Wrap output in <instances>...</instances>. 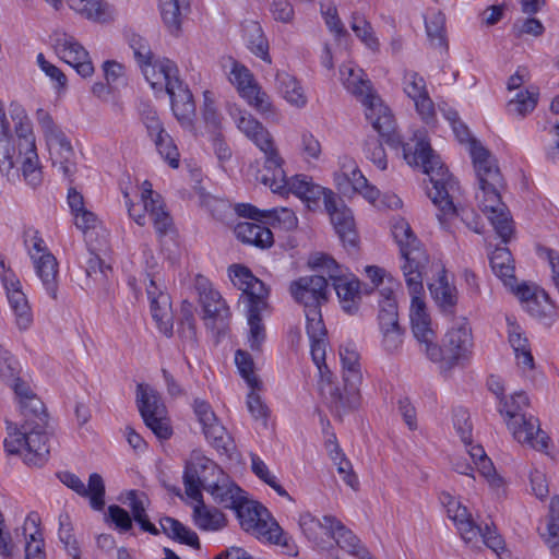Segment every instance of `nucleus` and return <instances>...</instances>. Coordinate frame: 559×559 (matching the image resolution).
I'll return each instance as SVG.
<instances>
[{
  "label": "nucleus",
  "instance_id": "1",
  "mask_svg": "<svg viewBox=\"0 0 559 559\" xmlns=\"http://www.w3.org/2000/svg\"><path fill=\"white\" fill-rule=\"evenodd\" d=\"M365 115L373 129L396 148L403 147V156L406 163L413 167H419L429 177L431 188L427 194L432 203L439 209L437 214L439 221L456 215L454 199L460 188L456 180L444 167L440 156L431 148L425 130H417L409 142L403 143L401 136L395 132V120L388 106L379 96L365 99Z\"/></svg>",
  "mask_w": 559,
  "mask_h": 559
},
{
  "label": "nucleus",
  "instance_id": "30",
  "mask_svg": "<svg viewBox=\"0 0 559 559\" xmlns=\"http://www.w3.org/2000/svg\"><path fill=\"white\" fill-rule=\"evenodd\" d=\"M214 502L225 509L234 510L246 497L245 491L237 486L222 469L206 490Z\"/></svg>",
  "mask_w": 559,
  "mask_h": 559
},
{
  "label": "nucleus",
  "instance_id": "21",
  "mask_svg": "<svg viewBox=\"0 0 559 559\" xmlns=\"http://www.w3.org/2000/svg\"><path fill=\"white\" fill-rule=\"evenodd\" d=\"M506 424L513 438L522 444H527L536 450L547 448L548 437L540 429L539 421L532 415L507 419Z\"/></svg>",
  "mask_w": 559,
  "mask_h": 559
},
{
  "label": "nucleus",
  "instance_id": "37",
  "mask_svg": "<svg viewBox=\"0 0 559 559\" xmlns=\"http://www.w3.org/2000/svg\"><path fill=\"white\" fill-rule=\"evenodd\" d=\"M35 273L40 280L45 290L52 298L58 297V262L52 253L40 254V258L32 260Z\"/></svg>",
  "mask_w": 559,
  "mask_h": 559
},
{
  "label": "nucleus",
  "instance_id": "42",
  "mask_svg": "<svg viewBox=\"0 0 559 559\" xmlns=\"http://www.w3.org/2000/svg\"><path fill=\"white\" fill-rule=\"evenodd\" d=\"M379 328L380 331L399 326L397 304L393 296V288L383 287L379 290Z\"/></svg>",
  "mask_w": 559,
  "mask_h": 559
},
{
  "label": "nucleus",
  "instance_id": "16",
  "mask_svg": "<svg viewBox=\"0 0 559 559\" xmlns=\"http://www.w3.org/2000/svg\"><path fill=\"white\" fill-rule=\"evenodd\" d=\"M55 49L60 58L82 76H91L94 67L87 50L71 35L56 34Z\"/></svg>",
  "mask_w": 559,
  "mask_h": 559
},
{
  "label": "nucleus",
  "instance_id": "51",
  "mask_svg": "<svg viewBox=\"0 0 559 559\" xmlns=\"http://www.w3.org/2000/svg\"><path fill=\"white\" fill-rule=\"evenodd\" d=\"M262 539L280 546L282 552L289 557L298 556L299 550L295 540L283 531L277 522L271 523L270 531Z\"/></svg>",
  "mask_w": 559,
  "mask_h": 559
},
{
  "label": "nucleus",
  "instance_id": "49",
  "mask_svg": "<svg viewBox=\"0 0 559 559\" xmlns=\"http://www.w3.org/2000/svg\"><path fill=\"white\" fill-rule=\"evenodd\" d=\"M203 433L209 442L223 453H229L233 450L231 437L226 431L225 427L218 423L217 417L209 425L202 426Z\"/></svg>",
  "mask_w": 559,
  "mask_h": 559
},
{
  "label": "nucleus",
  "instance_id": "38",
  "mask_svg": "<svg viewBox=\"0 0 559 559\" xmlns=\"http://www.w3.org/2000/svg\"><path fill=\"white\" fill-rule=\"evenodd\" d=\"M261 222H241L235 227L237 238L243 243L253 245L259 248H270L273 245V234Z\"/></svg>",
  "mask_w": 559,
  "mask_h": 559
},
{
  "label": "nucleus",
  "instance_id": "34",
  "mask_svg": "<svg viewBox=\"0 0 559 559\" xmlns=\"http://www.w3.org/2000/svg\"><path fill=\"white\" fill-rule=\"evenodd\" d=\"M167 94L171 100V109L177 120L183 127L192 124L195 106L191 92L183 85L182 81L178 82V86L169 88Z\"/></svg>",
  "mask_w": 559,
  "mask_h": 559
},
{
  "label": "nucleus",
  "instance_id": "24",
  "mask_svg": "<svg viewBox=\"0 0 559 559\" xmlns=\"http://www.w3.org/2000/svg\"><path fill=\"white\" fill-rule=\"evenodd\" d=\"M2 282L7 290L9 305L15 317V324L21 331L27 330L33 323V313L20 281L14 274H4Z\"/></svg>",
  "mask_w": 559,
  "mask_h": 559
},
{
  "label": "nucleus",
  "instance_id": "59",
  "mask_svg": "<svg viewBox=\"0 0 559 559\" xmlns=\"http://www.w3.org/2000/svg\"><path fill=\"white\" fill-rule=\"evenodd\" d=\"M248 47L255 56L266 62H271L267 41L263 36L261 26L257 23H252L249 27Z\"/></svg>",
  "mask_w": 559,
  "mask_h": 559
},
{
  "label": "nucleus",
  "instance_id": "10",
  "mask_svg": "<svg viewBox=\"0 0 559 559\" xmlns=\"http://www.w3.org/2000/svg\"><path fill=\"white\" fill-rule=\"evenodd\" d=\"M136 402L145 425L159 439L170 438L173 430L166 418V407L158 393L148 385L138 384Z\"/></svg>",
  "mask_w": 559,
  "mask_h": 559
},
{
  "label": "nucleus",
  "instance_id": "39",
  "mask_svg": "<svg viewBox=\"0 0 559 559\" xmlns=\"http://www.w3.org/2000/svg\"><path fill=\"white\" fill-rule=\"evenodd\" d=\"M490 266L497 277H499L506 286L513 288L516 282L514 275V260L510 250L506 247H498L489 257Z\"/></svg>",
  "mask_w": 559,
  "mask_h": 559
},
{
  "label": "nucleus",
  "instance_id": "54",
  "mask_svg": "<svg viewBox=\"0 0 559 559\" xmlns=\"http://www.w3.org/2000/svg\"><path fill=\"white\" fill-rule=\"evenodd\" d=\"M23 243L31 260L40 258V254L51 253L41 238L40 233L33 226L24 227Z\"/></svg>",
  "mask_w": 559,
  "mask_h": 559
},
{
  "label": "nucleus",
  "instance_id": "11",
  "mask_svg": "<svg viewBox=\"0 0 559 559\" xmlns=\"http://www.w3.org/2000/svg\"><path fill=\"white\" fill-rule=\"evenodd\" d=\"M219 469L212 460L204 456H195L189 461L183 473L187 496L193 500H200L201 489L207 490L216 474H219Z\"/></svg>",
  "mask_w": 559,
  "mask_h": 559
},
{
  "label": "nucleus",
  "instance_id": "23",
  "mask_svg": "<svg viewBox=\"0 0 559 559\" xmlns=\"http://www.w3.org/2000/svg\"><path fill=\"white\" fill-rule=\"evenodd\" d=\"M439 500L447 509L448 516L454 522L461 537L465 543H473L478 538L480 526L475 524L467 508L449 492H441Z\"/></svg>",
  "mask_w": 559,
  "mask_h": 559
},
{
  "label": "nucleus",
  "instance_id": "53",
  "mask_svg": "<svg viewBox=\"0 0 559 559\" xmlns=\"http://www.w3.org/2000/svg\"><path fill=\"white\" fill-rule=\"evenodd\" d=\"M320 11L325 22L326 27L336 38L348 35L344 24L342 23L335 4L330 1L320 2Z\"/></svg>",
  "mask_w": 559,
  "mask_h": 559
},
{
  "label": "nucleus",
  "instance_id": "62",
  "mask_svg": "<svg viewBox=\"0 0 559 559\" xmlns=\"http://www.w3.org/2000/svg\"><path fill=\"white\" fill-rule=\"evenodd\" d=\"M310 340V353L313 362L318 367L322 382L326 380L328 374H330V370L328 369V366L325 364V348H326V341L325 337H317V338H309Z\"/></svg>",
  "mask_w": 559,
  "mask_h": 559
},
{
  "label": "nucleus",
  "instance_id": "12",
  "mask_svg": "<svg viewBox=\"0 0 559 559\" xmlns=\"http://www.w3.org/2000/svg\"><path fill=\"white\" fill-rule=\"evenodd\" d=\"M241 528L262 539L276 521L262 504L250 501L247 497L234 509Z\"/></svg>",
  "mask_w": 559,
  "mask_h": 559
},
{
  "label": "nucleus",
  "instance_id": "20",
  "mask_svg": "<svg viewBox=\"0 0 559 559\" xmlns=\"http://www.w3.org/2000/svg\"><path fill=\"white\" fill-rule=\"evenodd\" d=\"M325 211L344 246H357V233L352 211L336 195L326 200Z\"/></svg>",
  "mask_w": 559,
  "mask_h": 559
},
{
  "label": "nucleus",
  "instance_id": "6",
  "mask_svg": "<svg viewBox=\"0 0 559 559\" xmlns=\"http://www.w3.org/2000/svg\"><path fill=\"white\" fill-rule=\"evenodd\" d=\"M391 230L404 260L401 269L406 285L414 292H418L421 289L423 270L428 262V257L405 218H394Z\"/></svg>",
  "mask_w": 559,
  "mask_h": 559
},
{
  "label": "nucleus",
  "instance_id": "32",
  "mask_svg": "<svg viewBox=\"0 0 559 559\" xmlns=\"http://www.w3.org/2000/svg\"><path fill=\"white\" fill-rule=\"evenodd\" d=\"M267 307V300L245 306L248 323L247 344L253 353H261L266 340V330L261 314Z\"/></svg>",
  "mask_w": 559,
  "mask_h": 559
},
{
  "label": "nucleus",
  "instance_id": "22",
  "mask_svg": "<svg viewBox=\"0 0 559 559\" xmlns=\"http://www.w3.org/2000/svg\"><path fill=\"white\" fill-rule=\"evenodd\" d=\"M148 277V285L146 286V294L150 300V308L153 319L155 320L158 330L166 336L173 334V319L170 313V297L157 284L156 278Z\"/></svg>",
  "mask_w": 559,
  "mask_h": 559
},
{
  "label": "nucleus",
  "instance_id": "56",
  "mask_svg": "<svg viewBox=\"0 0 559 559\" xmlns=\"http://www.w3.org/2000/svg\"><path fill=\"white\" fill-rule=\"evenodd\" d=\"M159 155L173 168L179 167V152L171 136L165 131L152 139Z\"/></svg>",
  "mask_w": 559,
  "mask_h": 559
},
{
  "label": "nucleus",
  "instance_id": "47",
  "mask_svg": "<svg viewBox=\"0 0 559 559\" xmlns=\"http://www.w3.org/2000/svg\"><path fill=\"white\" fill-rule=\"evenodd\" d=\"M427 36L436 47H445V16L438 10H431L425 16Z\"/></svg>",
  "mask_w": 559,
  "mask_h": 559
},
{
  "label": "nucleus",
  "instance_id": "7",
  "mask_svg": "<svg viewBox=\"0 0 559 559\" xmlns=\"http://www.w3.org/2000/svg\"><path fill=\"white\" fill-rule=\"evenodd\" d=\"M474 347L471 324L466 317L453 318L440 346L436 343L427 348V356L432 361H444L450 367L469 359Z\"/></svg>",
  "mask_w": 559,
  "mask_h": 559
},
{
  "label": "nucleus",
  "instance_id": "5",
  "mask_svg": "<svg viewBox=\"0 0 559 559\" xmlns=\"http://www.w3.org/2000/svg\"><path fill=\"white\" fill-rule=\"evenodd\" d=\"M340 359L342 365V374L344 388L331 382L326 378V383L322 384V393L333 414L340 418L358 406L360 399L359 386L362 381V374L359 364V354L355 344L346 343L340 347Z\"/></svg>",
  "mask_w": 559,
  "mask_h": 559
},
{
  "label": "nucleus",
  "instance_id": "17",
  "mask_svg": "<svg viewBox=\"0 0 559 559\" xmlns=\"http://www.w3.org/2000/svg\"><path fill=\"white\" fill-rule=\"evenodd\" d=\"M228 271L234 286L241 290L239 302L243 304V306H249L258 301L267 300V287L248 267L233 264Z\"/></svg>",
  "mask_w": 559,
  "mask_h": 559
},
{
  "label": "nucleus",
  "instance_id": "43",
  "mask_svg": "<svg viewBox=\"0 0 559 559\" xmlns=\"http://www.w3.org/2000/svg\"><path fill=\"white\" fill-rule=\"evenodd\" d=\"M159 525L162 532L169 538L195 549H200L201 545L197 533L185 526L178 520L170 516H164L159 520Z\"/></svg>",
  "mask_w": 559,
  "mask_h": 559
},
{
  "label": "nucleus",
  "instance_id": "61",
  "mask_svg": "<svg viewBox=\"0 0 559 559\" xmlns=\"http://www.w3.org/2000/svg\"><path fill=\"white\" fill-rule=\"evenodd\" d=\"M306 331L309 338L325 337L326 329L322 320L321 307L305 310Z\"/></svg>",
  "mask_w": 559,
  "mask_h": 559
},
{
  "label": "nucleus",
  "instance_id": "19",
  "mask_svg": "<svg viewBox=\"0 0 559 559\" xmlns=\"http://www.w3.org/2000/svg\"><path fill=\"white\" fill-rule=\"evenodd\" d=\"M408 290L412 296L409 319L413 333L423 346L421 350L427 354L428 346L435 345L436 335L433 330L430 328V317L427 313L426 305L421 297L424 286L421 285V289H418V292H414L411 287H408Z\"/></svg>",
  "mask_w": 559,
  "mask_h": 559
},
{
  "label": "nucleus",
  "instance_id": "33",
  "mask_svg": "<svg viewBox=\"0 0 559 559\" xmlns=\"http://www.w3.org/2000/svg\"><path fill=\"white\" fill-rule=\"evenodd\" d=\"M429 290L440 312L445 317L456 318L457 289L448 282L444 270L437 281L429 284Z\"/></svg>",
  "mask_w": 559,
  "mask_h": 559
},
{
  "label": "nucleus",
  "instance_id": "3",
  "mask_svg": "<svg viewBox=\"0 0 559 559\" xmlns=\"http://www.w3.org/2000/svg\"><path fill=\"white\" fill-rule=\"evenodd\" d=\"M10 116L14 122L16 147L5 112L0 107V171L9 177L15 164L21 160L25 181L37 187L43 177L32 122L24 108L17 104H11Z\"/></svg>",
  "mask_w": 559,
  "mask_h": 559
},
{
  "label": "nucleus",
  "instance_id": "52",
  "mask_svg": "<svg viewBox=\"0 0 559 559\" xmlns=\"http://www.w3.org/2000/svg\"><path fill=\"white\" fill-rule=\"evenodd\" d=\"M499 412L504 417V420L527 416L524 409L528 406V397L524 392H515L511 395L510 400L501 399Z\"/></svg>",
  "mask_w": 559,
  "mask_h": 559
},
{
  "label": "nucleus",
  "instance_id": "46",
  "mask_svg": "<svg viewBox=\"0 0 559 559\" xmlns=\"http://www.w3.org/2000/svg\"><path fill=\"white\" fill-rule=\"evenodd\" d=\"M127 499H128V504L131 509L133 519L135 522L139 523L141 528L144 532H147L152 535H158L160 531L153 523L150 522L148 516L146 514V509H145V503H144L145 495L144 493L140 495V493H138V491L131 490L128 492Z\"/></svg>",
  "mask_w": 559,
  "mask_h": 559
},
{
  "label": "nucleus",
  "instance_id": "35",
  "mask_svg": "<svg viewBox=\"0 0 559 559\" xmlns=\"http://www.w3.org/2000/svg\"><path fill=\"white\" fill-rule=\"evenodd\" d=\"M341 80L345 88L356 96L362 105L365 99L374 97L369 80L365 79L364 71L356 69L350 63L342 64L340 68Z\"/></svg>",
  "mask_w": 559,
  "mask_h": 559
},
{
  "label": "nucleus",
  "instance_id": "28",
  "mask_svg": "<svg viewBox=\"0 0 559 559\" xmlns=\"http://www.w3.org/2000/svg\"><path fill=\"white\" fill-rule=\"evenodd\" d=\"M326 534L330 535L341 547L349 555L358 559L372 558L366 547L361 544L360 539L345 525L332 515H325Z\"/></svg>",
  "mask_w": 559,
  "mask_h": 559
},
{
  "label": "nucleus",
  "instance_id": "36",
  "mask_svg": "<svg viewBox=\"0 0 559 559\" xmlns=\"http://www.w3.org/2000/svg\"><path fill=\"white\" fill-rule=\"evenodd\" d=\"M191 0H158L162 20L168 32L178 36L181 24L190 12Z\"/></svg>",
  "mask_w": 559,
  "mask_h": 559
},
{
  "label": "nucleus",
  "instance_id": "31",
  "mask_svg": "<svg viewBox=\"0 0 559 559\" xmlns=\"http://www.w3.org/2000/svg\"><path fill=\"white\" fill-rule=\"evenodd\" d=\"M141 71L154 90L165 88L168 92L170 87L178 86L180 81L176 63L166 58L153 60Z\"/></svg>",
  "mask_w": 559,
  "mask_h": 559
},
{
  "label": "nucleus",
  "instance_id": "27",
  "mask_svg": "<svg viewBox=\"0 0 559 559\" xmlns=\"http://www.w3.org/2000/svg\"><path fill=\"white\" fill-rule=\"evenodd\" d=\"M235 211L239 216L251 218L255 222H262L263 219L276 222L285 230H293L298 225L295 212L287 207L261 211L251 204L240 203L235 206Z\"/></svg>",
  "mask_w": 559,
  "mask_h": 559
},
{
  "label": "nucleus",
  "instance_id": "26",
  "mask_svg": "<svg viewBox=\"0 0 559 559\" xmlns=\"http://www.w3.org/2000/svg\"><path fill=\"white\" fill-rule=\"evenodd\" d=\"M141 200L158 237L162 238L173 231V219L164 210L160 195L153 191L152 183L147 180L142 183Z\"/></svg>",
  "mask_w": 559,
  "mask_h": 559
},
{
  "label": "nucleus",
  "instance_id": "58",
  "mask_svg": "<svg viewBox=\"0 0 559 559\" xmlns=\"http://www.w3.org/2000/svg\"><path fill=\"white\" fill-rule=\"evenodd\" d=\"M235 362L241 374L251 389H255L259 384L258 378L254 373V364L251 355L243 350L238 349L235 353Z\"/></svg>",
  "mask_w": 559,
  "mask_h": 559
},
{
  "label": "nucleus",
  "instance_id": "48",
  "mask_svg": "<svg viewBox=\"0 0 559 559\" xmlns=\"http://www.w3.org/2000/svg\"><path fill=\"white\" fill-rule=\"evenodd\" d=\"M39 516L36 513L27 515L24 524V531L28 527H34L35 531L29 534V540L25 547V559H45V552L43 550L44 539L41 533L38 531Z\"/></svg>",
  "mask_w": 559,
  "mask_h": 559
},
{
  "label": "nucleus",
  "instance_id": "45",
  "mask_svg": "<svg viewBox=\"0 0 559 559\" xmlns=\"http://www.w3.org/2000/svg\"><path fill=\"white\" fill-rule=\"evenodd\" d=\"M276 86L284 98L296 107H304L307 104V97L299 82L287 72L276 74Z\"/></svg>",
  "mask_w": 559,
  "mask_h": 559
},
{
  "label": "nucleus",
  "instance_id": "29",
  "mask_svg": "<svg viewBox=\"0 0 559 559\" xmlns=\"http://www.w3.org/2000/svg\"><path fill=\"white\" fill-rule=\"evenodd\" d=\"M403 90L415 103L416 110L421 118L429 120L433 116L435 108L428 95L424 78L415 71H405L403 76Z\"/></svg>",
  "mask_w": 559,
  "mask_h": 559
},
{
  "label": "nucleus",
  "instance_id": "64",
  "mask_svg": "<svg viewBox=\"0 0 559 559\" xmlns=\"http://www.w3.org/2000/svg\"><path fill=\"white\" fill-rule=\"evenodd\" d=\"M453 426L463 443L469 444L473 427L466 409L459 407L453 411Z\"/></svg>",
  "mask_w": 559,
  "mask_h": 559
},
{
  "label": "nucleus",
  "instance_id": "15",
  "mask_svg": "<svg viewBox=\"0 0 559 559\" xmlns=\"http://www.w3.org/2000/svg\"><path fill=\"white\" fill-rule=\"evenodd\" d=\"M289 292L294 300L302 305L305 310L321 307L326 300L328 280L324 275L301 276L290 283Z\"/></svg>",
  "mask_w": 559,
  "mask_h": 559
},
{
  "label": "nucleus",
  "instance_id": "18",
  "mask_svg": "<svg viewBox=\"0 0 559 559\" xmlns=\"http://www.w3.org/2000/svg\"><path fill=\"white\" fill-rule=\"evenodd\" d=\"M195 289L205 312V319H211L214 323L225 326L230 318V311L221 294L213 289L206 277L201 275L195 278Z\"/></svg>",
  "mask_w": 559,
  "mask_h": 559
},
{
  "label": "nucleus",
  "instance_id": "50",
  "mask_svg": "<svg viewBox=\"0 0 559 559\" xmlns=\"http://www.w3.org/2000/svg\"><path fill=\"white\" fill-rule=\"evenodd\" d=\"M538 102V93L535 91H521L508 103V111L516 117H525L532 112Z\"/></svg>",
  "mask_w": 559,
  "mask_h": 559
},
{
  "label": "nucleus",
  "instance_id": "13",
  "mask_svg": "<svg viewBox=\"0 0 559 559\" xmlns=\"http://www.w3.org/2000/svg\"><path fill=\"white\" fill-rule=\"evenodd\" d=\"M286 188L289 192L299 198L311 211L320 209L321 201H323L325 206L330 194L331 199L336 195L331 189L316 183L311 177L302 174L295 175L290 179H287L285 176V186L281 188L278 192H283Z\"/></svg>",
  "mask_w": 559,
  "mask_h": 559
},
{
  "label": "nucleus",
  "instance_id": "4",
  "mask_svg": "<svg viewBox=\"0 0 559 559\" xmlns=\"http://www.w3.org/2000/svg\"><path fill=\"white\" fill-rule=\"evenodd\" d=\"M471 156L479 181L476 194L478 206L487 216L497 235L507 243L514 231L513 221L507 205L501 201L503 178L495 157L481 144L472 143Z\"/></svg>",
  "mask_w": 559,
  "mask_h": 559
},
{
  "label": "nucleus",
  "instance_id": "63",
  "mask_svg": "<svg viewBox=\"0 0 559 559\" xmlns=\"http://www.w3.org/2000/svg\"><path fill=\"white\" fill-rule=\"evenodd\" d=\"M139 111L141 120L152 139L157 136V134L165 132L156 110L150 104H141Z\"/></svg>",
  "mask_w": 559,
  "mask_h": 559
},
{
  "label": "nucleus",
  "instance_id": "25",
  "mask_svg": "<svg viewBox=\"0 0 559 559\" xmlns=\"http://www.w3.org/2000/svg\"><path fill=\"white\" fill-rule=\"evenodd\" d=\"M58 478L62 484L75 491L78 495L88 497L91 507L94 510L99 511L104 508L105 484L99 474L93 473L90 475L87 487L75 474L70 472L59 473Z\"/></svg>",
  "mask_w": 559,
  "mask_h": 559
},
{
  "label": "nucleus",
  "instance_id": "8",
  "mask_svg": "<svg viewBox=\"0 0 559 559\" xmlns=\"http://www.w3.org/2000/svg\"><path fill=\"white\" fill-rule=\"evenodd\" d=\"M36 119L49 147L53 166L58 167L66 177L72 176L75 165L74 151L70 141L48 111L38 109Z\"/></svg>",
  "mask_w": 559,
  "mask_h": 559
},
{
  "label": "nucleus",
  "instance_id": "9",
  "mask_svg": "<svg viewBox=\"0 0 559 559\" xmlns=\"http://www.w3.org/2000/svg\"><path fill=\"white\" fill-rule=\"evenodd\" d=\"M243 134L265 155L264 169L259 180L272 191H280L285 186V171L283 159L274 147L270 132L261 123V130L252 126Z\"/></svg>",
  "mask_w": 559,
  "mask_h": 559
},
{
  "label": "nucleus",
  "instance_id": "44",
  "mask_svg": "<svg viewBox=\"0 0 559 559\" xmlns=\"http://www.w3.org/2000/svg\"><path fill=\"white\" fill-rule=\"evenodd\" d=\"M334 289L342 304V308L347 313H354L358 309L359 282L348 281L343 275L333 281Z\"/></svg>",
  "mask_w": 559,
  "mask_h": 559
},
{
  "label": "nucleus",
  "instance_id": "41",
  "mask_svg": "<svg viewBox=\"0 0 559 559\" xmlns=\"http://www.w3.org/2000/svg\"><path fill=\"white\" fill-rule=\"evenodd\" d=\"M509 343L514 350L518 366L532 370L534 358L531 353L528 340L522 334L520 325L509 321Z\"/></svg>",
  "mask_w": 559,
  "mask_h": 559
},
{
  "label": "nucleus",
  "instance_id": "2",
  "mask_svg": "<svg viewBox=\"0 0 559 559\" xmlns=\"http://www.w3.org/2000/svg\"><path fill=\"white\" fill-rule=\"evenodd\" d=\"M7 382L14 391L22 418L19 423L5 419L8 436L3 441L4 449L9 454L23 455L29 466H43L49 456L44 403L19 374Z\"/></svg>",
  "mask_w": 559,
  "mask_h": 559
},
{
  "label": "nucleus",
  "instance_id": "60",
  "mask_svg": "<svg viewBox=\"0 0 559 559\" xmlns=\"http://www.w3.org/2000/svg\"><path fill=\"white\" fill-rule=\"evenodd\" d=\"M325 516L322 520L314 518L311 513L300 514L298 524L304 535L312 542L318 540L321 531L326 533Z\"/></svg>",
  "mask_w": 559,
  "mask_h": 559
},
{
  "label": "nucleus",
  "instance_id": "55",
  "mask_svg": "<svg viewBox=\"0 0 559 559\" xmlns=\"http://www.w3.org/2000/svg\"><path fill=\"white\" fill-rule=\"evenodd\" d=\"M128 43L141 70L152 63L154 56L148 41L144 37L138 34H130L128 35Z\"/></svg>",
  "mask_w": 559,
  "mask_h": 559
},
{
  "label": "nucleus",
  "instance_id": "40",
  "mask_svg": "<svg viewBox=\"0 0 559 559\" xmlns=\"http://www.w3.org/2000/svg\"><path fill=\"white\" fill-rule=\"evenodd\" d=\"M198 504L193 509V522L202 531H219L227 524L224 513L215 508H209L204 504L202 498L197 500Z\"/></svg>",
  "mask_w": 559,
  "mask_h": 559
},
{
  "label": "nucleus",
  "instance_id": "14",
  "mask_svg": "<svg viewBox=\"0 0 559 559\" xmlns=\"http://www.w3.org/2000/svg\"><path fill=\"white\" fill-rule=\"evenodd\" d=\"M229 81L236 86L241 97L260 112H267L271 109L270 97L254 82L251 72L243 66L234 63Z\"/></svg>",
  "mask_w": 559,
  "mask_h": 559
},
{
  "label": "nucleus",
  "instance_id": "57",
  "mask_svg": "<svg viewBox=\"0 0 559 559\" xmlns=\"http://www.w3.org/2000/svg\"><path fill=\"white\" fill-rule=\"evenodd\" d=\"M350 27L355 35L370 49L376 50L379 41L373 35L371 24L360 14L354 13Z\"/></svg>",
  "mask_w": 559,
  "mask_h": 559
}]
</instances>
